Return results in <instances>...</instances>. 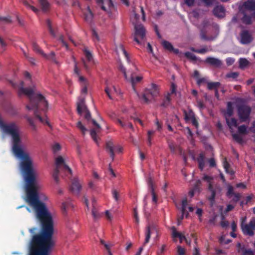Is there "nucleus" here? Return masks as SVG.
Segmentation results:
<instances>
[{
    "label": "nucleus",
    "mask_w": 255,
    "mask_h": 255,
    "mask_svg": "<svg viewBox=\"0 0 255 255\" xmlns=\"http://www.w3.org/2000/svg\"><path fill=\"white\" fill-rule=\"evenodd\" d=\"M0 128L3 133L10 137L12 152L20 159L19 166L26 183V202L32 208L35 214H51L45 203L40 200H47V197L44 195L42 197L38 195L33 161L29 154L22 148L19 126L14 122L5 123L0 118Z\"/></svg>",
    "instance_id": "obj_1"
},
{
    "label": "nucleus",
    "mask_w": 255,
    "mask_h": 255,
    "mask_svg": "<svg viewBox=\"0 0 255 255\" xmlns=\"http://www.w3.org/2000/svg\"><path fill=\"white\" fill-rule=\"evenodd\" d=\"M115 52L118 56L117 60L119 69L123 73L125 78L129 80L134 85L142 79L141 76H134L133 73L137 71L134 62L131 61L130 56L121 43L115 44Z\"/></svg>",
    "instance_id": "obj_2"
},
{
    "label": "nucleus",
    "mask_w": 255,
    "mask_h": 255,
    "mask_svg": "<svg viewBox=\"0 0 255 255\" xmlns=\"http://www.w3.org/2000/svg\"><path fill=\"white\" fill-rule=\"evenodd\" d=\"M23 82H21V87L18 89V93L19 96L24 94L28 98L29 103L26 106L27 110H34L35 116L43 123H46L48 125L49 123L46 120L43 119L39 114L38 110L41 108V110L45 112L48 109V104L43 95L40 94L34 93V90L32 88H23Z\"/></svg>",
    "instance_id": "obj_3"
},
{
    "label": "nucleus",
    "mask_w": 255,
    "mask_h": 255,
    "mask_svg": "<svg viewBox=\"0 0 255 255\" xmlns=\"http://www.w3.org/2000/svg\"><path fill=\"white\" fill-rule=\"evenodd\" d=\"M56 168L54 169L52 177L54 181L58 183L59 181V173L60 170H63L67 172L69 174H72L71 169L65 163L62 156H58L55 161Z\"/></svg>",
    "instance_id": "obj_4"
},
{
    "label": "nucleus",
    "mask_w": 255,
    "mask_h": 255,
    "mask_svg": "<svg viewBox=\"0 0 255 255\" xmlns=\"http://www.w3.org/2000/svg\"><path fill=\"white\" fill-rule=\"evenodd\" d=\"M227 124L230 129L233 138L238 142H241L243 141L242 137L237 133H236V129L238 128L237 120L234 118H226Z\"/></svg>",
    "instance_id": "obj_5"
},
{
    "label": "nucleus",
    "mask_w": 255,
    "mask_h": 255,
    "mask_svg": "<svg viewBox=\"0 0 255 255\" xmlns=\"http://www.w3.org/2000/svg\"><path fill=\"white\" fill-rule=\"evenodd\" d=\"M246 220V217L242 219L241 225L242 231L244 235L253 236L254 235V231L255 230V218H253L249 224L245 223Z\"/></svg>",
    "instance_id": "obj_6"
},
{
    "label": "nucleus",
    "mask_w": 255,
    "mask_h": 255,
    "mask_svg": "<svg viewBox=\"0 0 255 255\" xmlns=\"http://www.w3.org/2000/svg\"><path fill=\"white\" fill-rule=\"evenodd\" d=\"M159 95V88L158 86L152 84L150 89L146 90L145 93L142 95V98L145 103L148 104L153 99L157 97Z\"/></svg>",
    "instance_id": "obj_7"
},
{
    "label": "nucleus",
    "mask_w": 255,
    "mask_h": 255,
    "mask_svg": "<svg viewBox=\"0 0 255 255\" xmlns=\"http://www.w3.org/2000/svg\"><path fill=\"white\" fill-rule=\"evenodd\" d=\"M84 113H85V119L87 120L88 122L91 121L92 124L94 126H95V128L91 130L90 135L93 139L94 140V141L96 142L97 144H98V139L96 135L97 133L100 131L101 127L95 120L91 119V114L90 112L88 111V110H87V111H86Z\"/></svg>",
    "instance_id": "obj_8"
},
{
    "label": "nucleus",
    "mask_w": 255,
    "mask_h": 255,
    "mask_svg": "<svg viewBox=\"0 0 255 255\" xmlns=\"http://www.w3.org/2000/svg\"><path fill=\"white\" fill-rule=\"evenodd\" d=\"M151 235L154 236L153 239L155 240H158L159 235L158 230L153 225H149L146 228L145 231V240L143 245L145 246L149 243Z\"/></svg>",
    "instance_id": "obj_9"
},
{
    "label": "nucleus",
    "mask_w": 255,
    "mask_h": 255,
    "mask_svg": "<svg viewBox=\"0 0 255 255\" xmlns=\"http://www.w3.org/2000/svg\"><path fill=\"white\" fill-rule=\"evenodd\" d=\"M238 115L240 120L242 122H245L247 120L251 113V108L244 104H242L238 106Z\"/></svg>",
    "instance_id": "obj_10"
},
{
    "label": "nucleus",
    "mask_w": 255,
    "mask_h": 255,
    "mask_svg": "<svg viewBox=\"0 0 255 255\" xmlns=\"http://www.w3.org/2000/svg\"><path fill=\"white\" fill-rule=\"evenodd\" d=\"M134 26V40L137 43L139 44L138 38L143 39L145 35V30L141 24L135 25Z\"/></svg>",
    "instance_id": "obj_11"
},
{
    "label": "nucleus",
    "mask_w": 255,
    "mask_h": 255,
    "mask_svg": "<svg viewBox=\"0 0 255 255\" xmlns=\"http://www.w3.org/2000/svg\"><path fill=\"white\" fill-rule=\"evenodd\" d=\"M203 179L208 183V189L211 192V196L209 199L211 201H213L216 195V191L214 188L213 184V177L207 175H204Z\"/></svg>",
    "instance_id": "obj_12"
},
{
    "label": "nucleus",
    "mask_w": 255,
    "mask_h": 255,
    "mask_svg": "<svg viewBox=\"0 0 255 255\" xmlns=\"http://www.w3.org/2000/svg\"><path fill=\"white\" fill-rule=\"evenodd\" d=\"M254 10H255V0H247L240 8V11L252 12Z\"/></svg>",
    "instance_id": "obj_13"
},
{
    "label": "nucleus",
    "mask_w": 255,
    "mask_h": 255,
    "mask_svg": "<svg viewBox=\"0 0 255 255\" xmlns=\"http://www.w3.org/2000/svg\"><path fill=\"white\" fill-rule=\"evenodd\" d=\"M253 39L251 33L248 30H243L241 33V42L243 44H248Z\"/></svg>",
    "instance_id": "obj_14"
},
{
    "label": "nucleus",
    "mask_w": 255,
    "mask_h": 255,
    "mask_svg": "<svg viewBox=\"0 0 255 255\" xmlns=\"http://www.w3.org/2000/svg\"><path fill=\"white\" fill-rule=\"evenodd\" d=\"M97 4L101 7V9L107 12L111 10L112 0H96Z\"/></svg>",
    "instance_id": "obj_15"
},
{
    "label": "nucleus",
    "mask_w": 255,
    "mask_h": 255,
    "mask_svg": "<svg viewBox=\"0 0 255 255\" xmlns=\"http://www.w3.org/2000/svg\"><path fill=\"white\" fill-rule=\"evenodd\" d=\"M70 189L73 194L77 195H79L81 189V185L77 179L74 178L72 181Z\"/></svg>",
    "instance_id": "obj_16"
},
{
    "label": "nucleus",
    "mask_w": 255,
    "mask_h": 255,
    "mask_svg": "<svg viewBox=\"0 0 255 255\" xmlns=\"http://www.w3.org/2000/svg\"><path fill=\"white\" fill-rule=\"evenodd\" d=\"M87 108L85 105V99L80 98L77 103V111L78 114L81 115L82 113L87 111Z\"/></svg>",
    "instance_id": "obj_17"
},
{
    "label": "nucleus",
    "mask_w": 255,
    "mask_h": 255,
    "mask_svg": "<svg viewBox=\"0 0 255 255\" xmlns=\"http://www.w3.org/2000/svg\"><path fill=\"white\" fill-rule=\"evenodd\" d=\"M251 12L240 11L239 14L242 15V22L245 24H249L252 23V19L253 18L252 14H250Z\"/></svg>",
    "instance_id": "obj_18"
},
{
    "label": "nucleus",
    "mask_w": 255,
    "mask_h": 255,
    "mask_svg": "<svg viewBox=\"0 0 255 255\" xmlns=\"http://www.w3.org/2000/svg\"><path fill=\"white\" fill-rule=\"evenodd\" d=\"M71 58L74 62V74L75 76L78 78V81L80 83L85 82L86 79L83 76L80 75V70L77 67V62L75 60L74 56L72 55Z\"/></svg>",
    "instance_id": "obj_19"
},
{
    "label": "nucleus",
    "mask_w": 255,
    "mask_h": 255,
    "mask_svg": "<svg viewBox=\"0 0 255 255\" xmlns=\"http://www.w3.org/2000/svg\"><path fill=\"white\" fill-rule=\"evenodd\" d=\"M172 230V237L175 240L177 238H179L180 242H182L183 241H185L187 243V240L186 239L183 234L178 232L174 227L171 228Z\"/></svg>",
    "instance_id": "obj_20"
},
{
    "label": "nucleus",
    "mask_w": 255,
    "mask_h": 255,
    "mask_svg": "<svg viewBox=\"0 0 255 255\" xmlns=\"http://www.w3.org/2000/svg\"><path fill=\"white\" fill-rule=\"evenodd\" d=\"M101 244L104 246V253L105 255H112V245L110 243H106L104 240H100Z\"/></svg>",
    "instance_id": "obj_21"
},
{
    "label": "nucleus",
    "mask_w": 255,
    "mask_h": 255,
    "mask_svg": "<svg viewBox=\"0 0 255 255\" xmlns=\"http://www.w3.org/2000/svg\"><path fill=\"white\" fill-rule=\"evenodd\" d=\"M206 62L212 65H213L216 67H219L222 65V62L220 60L213 58V57H208L206 59Z\"/></svg>",
    "instance_id": "obj_22"
},
{
    "label": "nucleus",
    "mask_w": 255,
    "mask_h": 255,
    "mask_svg": "<svg viewBox=\"0 0 255 255\" xmlns=\"http://www.w3.org/2000/svg\"><path fill=\"white\" fill-rule=\"evenodd\" d=\"M113 197L115 200L114 204H113V208L115 209L118 208V205L121 201V196L120 193L117 191L115 190L113 193Z\"/></svg>",
    "instance_id": "obj_23"
},
{
    "label": "nucleus",
    "mask_w": 255,
    "mask_h": 255,
    "mask_svg": "<svg viewBox=\"0 0 255 255\" xmlns=\"http://www.w3.org/2000/svg\"><path fill=\"white\" fill-rule=\"evenodd\" d=\"M214 14L219 17H222L225 15V9L221 5L217 6L213 10Z\"/></svg>",
    "instance_id": "obj_24"
},
{
    "label": "nucleus",
    "mask_w": 255,
    "mask_h": 255,
    "mask_svg": "<svg viewBox=\"0 0 255 255\" xmlns=\"http://www.w3.org/2000/svg\"><path fill=\"white\" fill-rule=\"evenodd\" d=\"M93 14L88 6L87 7V11L84 13V19L85 21L88 23H91L93 20Z\"/></svg>",
    "instance_id": "obj_25"
},
{
    "label": "nucleus",
    "mask_w": 255,
    "mask_h": 255,
    "mask_svg": "<svg viewBox=\"0 0 255 255\" xmlns=\"http://www.w3.org/2000/svg\"><path fill=\"white\" fill-rule=\"evenodd\" d=\"M42 11L46 12L48 10L50 4L47 0H38Z\"/></svg>",
    "instance_id": "obj_26"
},
{
    "label": "nucleus",
    "mask_w": 255,
    "mask_h": 255,
    "mask_svg": "<svg viewBox=\"0 0 255 255\" xmlns=\"http://www.w3.org/2000/svg\"><path fill=\"white\" fill-rule=\"evenodd\" d=\"M148 184L149 187L151 191V194H152V201L154 203H156L157 199V197H156L155 192H154L153 182L151 178L149 179Z\"/></svg>",
    "instance_id": "obj_27"
},
{
    "label": "nucleus",
    "mask_w": 255,
    "mask_h": 255,
    "mask_svg": "<svg viewBox=\"0 0 255 255\" xmlns=\"http://www.w3.org/2000/svg\"><path fill=\"white\" fill-rule=\"evenodd\" d=\"M187 200L186 198H185L184 200H183V201H182V217H181V219L180 220L179 219H178V225H180L181 220L183 218V216L184 215H186V216H187V214H186V209L187 208Z\"/></svg>",
    "instance_id": "obj_28"
},
{
    "label": "nucleus",
    "mask_w": 255,
    "mask_h": 255,
    "mask_svg": "<svg viewBox=\"0 0 255 255\" xmlns=\"http://www.w3.org/2000/svg\"><path fill=\"white\" fill-rule=\"evenodd\" d=\"M233 114V107L231 102H228L227 104V109L225 113L226 118H230Z\"/></svg>",
    "instance_id": "obj_29"
},
{
    "label": "nucleus",
    "mask_w": 255,
    "mask_h": 255,
    "mask_svg": "<svg viewBox=\"0 0 255 255\" xmlns=\"http://www.w3.org/2000/svg\"><path fill=\"white\" fill-rule=\"evenodd\" d=\"M201 183V182L200 180H198L197 181L194 188L192 190H191L189 192V195L190 196V197H193L195 192L200 191L199 186H200Z\"/></svg>",
    "instance_id": "obj_30"
},
{
    "label": "nucleus",
    "mask_w": 255,
    "mask_h": 255,
    "mask_svg": "<svg viewBox=\"0 0 255 255\" xmlns=\"http://www.w3.org/2000/svg\"><path fill=\"white\" fill-rule=\"evenodd\" d=\"M43 56L47 59L51 60L52 62L56 64L57 66H60V63L55 58L54 52H51L49 54H46V56Z\"/></svg>",
    "instance_id": "obj_31"
},
{
    "label": "nucleus",
    "mask_w": 255,
    "mask_h": 255,
    "mask_svg": "<svg viewBox=\"0 0 255 255\" xmlns=\"http://www.w3.org/2000/svg\"><path fill=\"white\" fill-rule=\"evenodd\" d=\"M199 162V168L201 170H203L205 167V156L203 153H201L198 158Z\"/></svg>",
    "instance_id": "obj_32"
},
{
    "label": "nucleus",
    "mask_w": 255,
    "mask_h": 255,
    "mask_svg": "<svg viewBox=\"0 0 255 255\" xmlns=\"http://www.w3.org/2000/svg\"><path fill=\"white\" fill-rule=\"evenodd\" d=\"M139 16L136 13L134 8L132 10V15L131 16L130 19L132 23L134 25H138L137 24V21L139 19Z\"/></svg>",
    "instance_id": "obj_33"
},
{
    "label": "nucleus",
    "mask_w": 255,
    "mask_h": 255,
    "mask_svg": "<svg viewBox=\"0 0 255 255\" xmlns=\"http://www.w3.org/2000/svg\"><path fill=\"white\" fill-rule=\"evenodd\" d=\"M223 166L226 173L231 175H233L234 174V172L230 169L229 164L227 162L226 158H225L223 161Z\"/></svg>",
    "instance_id": "obj_34"
},
{
    "label": "nucleus",
    "mask_w": 255,
    "mask_h": 255,
    "mask_svg": "<svg viewBox=\"0 0 255 255\" xmlns=\"http://www.w3.org/2000/svg\"><path fill=\"white\" fill-rule=\"evenodd\" d=\"M32 48L33 50L36 52L42 55V56H46V54H45L43 51L40 48L39 46L36 43L33 42Z\"/></svg>",
    "instance_id": "obj_35"
},
{
    "label": "nucleus",
    "mask_w": 255,
    "mask_h": 255,
    "mask_svg": "<svg viewBox=\"0 0 255 255\" xmlns=\"http://www.w3.org/2000/svg\"><path fill=\"white\" fill-rule=\"evenodd\" d=\"M238 134H246L248 133L247 127L245 125H242L238 127L237 128Z\"/></svg>",
    "instance_id": "obj_36"
},
{
    "label": "nucleus",
    "mask_w": 255,
    "mask_h": 255,
    "mask_svg": "<svg viewBox=\"0 0 255 255\" xmlns=\"http://www.w3.org/2000/svg\"><path fill=\"white\" fill-rule=\"evenodd\" d=\"M46 25L48 27V30L50 33V34L54 37H56V33L54 30L52 28L51 22L49 19H47L46 21Z\"/></svg>",
    "instance_id": "obj_37"
},
{
    "label": "nucleus",
    "mask_w": 255,
    "mask_h": 255,
    "mask_svg": "<svg viewBox=\"0 0 255 255\" xmlns=\"http://www.w3.org/2000/svg\"><path fill=\"white\" fill-rule=\"evenodd\" d=\"M92 214L93 218L95 221L96 220H97L98 219H99L101 216V214L99 213L96 210V207L94 206H93V208L92 210Z\"/></svg>",
    "instance_id": "obj_38"
},
{
    "label": "nucleus",
    "mask_w": 255,
    "mask_h": 255,
    "mask_svg": "<svg viewBox=\"0 0 255 255\" xmlns=\"http://www.w3.org/2000/svg\"><path fill=\"white\" fill-rule=\"evenodd\" d=\"M249 64V61L246 58H240L239 60V65L241 68L246 67Z\"/></svg>",
    "instance_id": "obj_39"
},
{
    "label": "nucleus",
    "mask_w": 255,
    "mask_h": 255,
    "mask_svg": "<svg viewBox=\"0 0 255 255\" xmlns=\"http://www.w3.org/2000/svg\"><path fill=\"white\" fill-rule=\"evenodd\" d=\"M170 101H171V98H170V93H168L166 96H165V99L163 100L162 104H161V106H163V107H167L168 106L170 103Z\"/></svg>",
    "instance_id": "obj_40"
},
{
    "label": "nucleus",
    "mask_w": 255,
    "mask_h": 255,
    "mask_svg": "<svg viewBox=\"0 0 255 255\" xmlns=\"http://www.w3.org/2000/svg\"><path fill=\"white\" fill-rule=\"evenodd\" d=\"M123 148L120 145H117L114 146L113 148V155L115 154H120L122 152Z\"/></svg>",
    "instance_id": "obj_41"
},
{
    "label": "nucleus",
    "mask_w": 255,
    "mask_h": 255,
    "mask_svg": "<svg viewBox=\"0 0 255 255\" xmlns=\"http://www.w3.org/2000/svg\"><path fill=\"white\" fill-rule=\"evenodd\" d=\"M85 56L88 61H91L93 59V55L91 52L87 49L83 50Z\"/></svg>",
    "instance_id": "obj_42"
},
{
    "label": "nucleus",
    "mask_w": 255,
    "mask_h": 255,
    "mask_svg": "<svg viewBox=\"0 0 255 255\" xmlns=\"http://www.w3.org/2000/svg\"><path fill=\"white\" fill-rule=\"evenodd\" d=\"M77 127L82 132L83 135H85L86 131L87 130V128L85 127L83 125L82 123L79 121L77 123Z\"/></svg>",
    "instance_id": "obj_43"
},
{
    "label": "nucleus",
    "mask_w": 255,
    "mask_h": 255,
    "mask_svg": "<svg viewBox=\"0 0 255 255\" xmlns=\"http://www.w3.org/2000/svg\"><path fill=\"white\" fill-rule=\"evenodd\" d=\"M208 88L210 90L217 89L220 85L219 82H210L207 83Z\"/></svg>",
    "instance_id": "obj_44"
},
{
    "label": "nucleus",
    "mask_w": 255,
    "mask_h": 255,
    "mask_svg": "<svg viewBox=\"0 0 255 255\" xmlns=\"http://www.w3.org/2000/svg\"><path fill=\"white\" fill-rule=\"evenodd\" d=\"M92 36L93 39L95 42H98L100 41L99 35L94 28H92Z\"/></svg>",
    "instance_id": "obj_45"
},
{
    "label": "nucleus",
    "mask_w": 255,
    "mask_h": 255,
    "mask_svg": "<svg viewBox=\"0 0 255 255\" xmlns=\"http://www.w3.org/2000/svg\"><path fill=\"white\" fill-rule=\"evenodd\" d=\"M105 149L109 153L110 156H112V142L108 141L106 142Z\"/></svg>",
    "instance_id": "obj_46"
},
{
    "label": "nucleus",
    "mask_w": 255,
    "mask_h": 255,
    "mask_svg": "<svg viewBox=\"0 0 255 255\" xmlns=\"http://www.w3.org/2000/svg\"><path fill=\"white\" fill-rule=\"evenodd\" d=\"M162 44L165 49L169 51H171L172 49H173V46L170 42L167 41H163Z\"/></svg>",
    "instance_id": "obj_47"
},
{
    "label": "nucleus",
    "mask_w": 255,
    "mask_h": 255,
    "mask_svg": "<svg viewBox=\"0 0 255 255\" xmlns=\"http://www.w3.org/2000/svg\"><path fill=\"white\" fill-rule=\"evenodd\" d=\"M25 118L26 119L27 122H28L29 125L32 127V128L33 130H36V126L34 123L33 119L29 117H26Z\"/></svg>",
    "instance_id": "obj_48"
},
{
    "label": "nucleus",
    "mask_w": 255,
    "mask_h": 255,
    "mask_svg": "<svg viewBox=\"0 0 255 255\" xmlns=\"http://www.w3.org/2000/svg\"><path fill=\"white\" fill-rule=\"evenodd\" d=\"M7 46L6 42L4 40L0 37V46L1 48V52H3L5 50V48Z\"/></svg>",
    "instance_id": "obj_49"
},
{
    "label": "nucleus",
    "mask_w": 255,
    "mask_h": 255,
    "mask_svg": "<svg viewBox=\"0 0 255 255\" xmlns=\"http://www.w3.org/2000/svg\"><path fill=\"white\" fill-rule=\"evenodd\" d=\"M184 55L187 58H188L192 60L195 61L197 59L196 57L195 56V55L194 54H193L189 52H187L185 53Z\"/></svg>",
    "instance_id": "obj_50"
},
{
    "label": "nucleus",
    "mask_w": 255,
    "mask_h": 255,
    "mask_svg": "<svg viewBox=\"0 0 255 255\" xmlns=\"http://www.w3.org/2000/svg\"><path fill=\"white\" fill-rule=\"evenodd\" d=\"M0 21H1L4 23H11V20L9 16L0 17Z\"/></svg>",
    "instance_id": "obj_51"
},
{
    "label": "nucleus",
    "mask_w": 255,
    "mask_h": 255,
    "mask_svg": "<svg viewBox=\"0 0 255 255\" xmlns=\"http://www.w3.org/2000/svg\"><path fill=\"white\" fill-rule=\"evenodd\" d=\"M185 249L181 246H178L177 247V255H185Z\"/></svg>",
    "instance_id": "obj_52"
},
{
    "label": "nucleus",
    "mask_w": 255,
    "mask_h": 255,
    "mask_svg": "<svg viewBox=\"0 0 255 255\" xmlns=\"http://www.w3.org/2000/svg\"><path fill=\"white\" fill-rule=\"evenodd\" d=\"M234 193H235L233 191V187L232 186H231V185H229L228 187L227 196L229 198H232V195Z\"/></svg>",
    "instance_id": "obj_53"
},
{
    "label": "nucleus",
    "mask_w": 255,
    "mask_h": 255,
    "mask_svg": "<svg viewBox=\"0 0 255 255\" xmlns=\"http://www.w3.org/2000/svg\"><path fill=\"white\" fill-rule=\"evenodd\" d=\"M239 76L238 72H231L227 75V77L232 78L233 79H236Z\"/></svg>",
    "instance_id": "obj_54"
},
{
    "label": "nucleus",
    "mask_w": 255,
    "mask_h": 255,
    "mask_svg": "<svg viewBox=\"0 0 255 255\" xmlns=\"http://www.w3.org/2000/svg\"><path fill=\"white\" fill-rule=\"evenodd\" d=\"M58 40L61 42L63 46H65L66 47V49H68V45L67 44V43L64 40L63 35H60L59 36Z\"/></svg>",
    "instance_id": "obj_55"
},
{
    "label": "nucleus",
    "mask_w": 255,
    "mask_h": 255,
    "mask_svg": "<svg viewBox=\"0 0 255 255\" xmlns=\"http://www.w3.org/2000/svg\"><path fill=\"white\" fill-rule=\"evenodd\" d=\"M82 89H81V93L83 94H86L87 93V88L86 86V81L85 80V82H82Z\"/></svg>",
    "instance_id": "obj_56"
},
{
    "label": "nucleus",
    "mask_w": 255,
    "mask_h": 255,
    "mask_svg": "<svg viewBox=\"0 0 255 255\" xmlns=\"http://www.w3.org/2000/svg\"><path fill=\"white\" fill-rule=\"evenodd\" d=\"M24 56L25 58L28 60V61L31 63L32 65L35 64V59L33 57H31L28 56L26 53H24Z\"/></svg>",
    "instance_id": "obj_57"
},
{
    "label": "nucleus",
    "mask_w": 255,
    "mask_h": 255,
    "mask_svg": "<svg viewBox=\"0 0 255 255\" xmlns=\"http://www.w3.org/2000/svg\"><path fill=\"white\" fill-rule=\"evenodd\" d=\"M220 241L221 243L223 244H227L231 242V241L230 240H228V239L226 240L225 239V236H222L220 238Z\"/></svg>",
    "instance_id": "obj_58"
},
{
    "label": "nucleus",
    "mask_w": 255,
    "mask_h": 255,
    "mask_svg": "<svg viewBox=\"0 0 255 255\" xmlns=\"http://www.w3.org/2000/svg\"><path fill=\"white\" fill-rule=\"evenodd\" d=\"M154 133L153 130H149L148 131V143L149 145L151 144V136Z\"/></svg>",
    "instance_id": "obj_59"
},
{
    "label": "nucleus",
    "mask_w": 255,
    "mask_h": 255,
    "mask_svg": "<svg viewBox=\"0 0 255 255\" xmlns=\"http://www.w3.org/2000/svg\"><path fill=\"white\" fill-rule=\"evenodd\" d=\"M197 82L198 85H201L202 84L206 83L207 79L205 78H198L197 79Z\"/></svg>",
    "instance_id": "obj_60"
},
{
    "label": "nucleus",
    "mask_w": 255,
    "mask_h": 255,
    "mask_svg": "<svg viewBox=\"0 0 255 255\" xmlns=\"http://www.w3.org/2000/svg\"><path fill=\"white\" fill-rule=\"evenodd\" d=\"M234 196L233 198V200L236 202L238 201L241 197V195L239 193H234L232 196Z\"/></svg>",
    "instance_id": "obj_61"
},
{
    "label": "nucleus",
    "mask_w": 255,
    "mask_h": 255,
    "mask_svg": "<svg viewBox=\"0 0 255 255\" xmlns=\"http://www.w3.org/2000/svg\"><path fill=\"white\" fill-rule=\"evenodd\" d=\"M165 247L166 246L165 245H162L161 247L159 249L158 251H157V254L158 255H160L162 253H163L165 250Z\"/></svg>",
    "instance_id": "obj_62"
},
{
    "label": "nucleus",
    "mask_w": 255,
    "mask_h": 255,
    "mask_svg": "<svg viewBox=\"0 0 255 255\" xmlns=\"http://www.w3.org/2000/svg\"><path fill=\"white\" fill-rule=\"evenodd\" d=\"M53 150L54 152H57V151L60 149V145L58 143H55L53 145L52 147Z\"/></svg>",
    "instance_id": "obj_63"
},
{
    "label": "nucleus",
    "mask_w": 255,
    "mask_h": 255,
    "mask_svg": "<svg viewBox=\"0 0 255 255\" xmlns=\"http://www.w3.org/2000/svg\"><path fill=\"white\" fill-rule=\"evenodd\" d=\"M184 1L188 6H192L194 4L195 0H184Z\"/></svg>",
    "instance_id": "obj_64"
}]
</instances>
